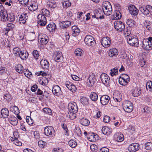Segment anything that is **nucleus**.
Masks as SVG:
<instances>
[{
    "instance_id": "29",
    "label": "nucleus",
    "mask_w": 152,
    "mask_h": 152,
    "mask_svg": "<svg viewBox=\"0 0 152 152\" xmlns=\"http://www.w3.org/2000/svg\"><path fill=\"white\" fill-rule=\"evenodd\" d=\"M1 114L4 118H7L9 116V110L6 108H3L1 111Z\"/></svg>"
},
{
    "instance_id": "30",
    "label": "nucleus",
    "mask_w": 152,
    "mask_h": 152,
    "mask_svg": "<svg viewBox=\"0 0 152 152\" xmlns=\"http://www.w3.org/2000/svg\"><path fill=\"white\" fill-rule=\"evenodd\" d=\"M80 123L84 126H87L90 124V121L88 119L83 118L80 120Z\"/></svg>"
},
{
    "instance_id": "44",
    "label": "nucleus",
    "mask_w": 152,
    "mask_h": 152,
    "mask_svg": "<svg viewBox=\"0 0 152 152\" xmlns=\"http://www.w3.org/2000/svg\"><path fill=\"white\" fill-rule=\"evenodd\" d=\"M41 11V13L40 14L44 15L45 16H48L50 15V12L46 9H43Z\"/></svg>"
},
{
    "instance_id": "25",
    "label": "nucleus",
    "mask_w": 152,
    "mask_h": 152,
    "mask_svg": "<svg viewBox=\"0 0 152 152\" xmlns=\"http://www.w3.org/2000/svg\"><path fill=\"white\" fill-rule=\"evenodd\" d=\"M1 16V19L4 21H6L8 20V14H7V11L5 10L3 11L0 12Z\"/></svg>"
},
{
    "instance_id": "13",
    "label": "nucleus",
    "mask_w": 152,
    "mask_h": 152,
    "mask_svg": "<svg viewBox=\"0 0 152 152\" xmlns=\"http://www.w3.org/2000/svg\"><path fill=\"white\" fill-rule=\"evenodd\" d=\"M53 128L51 126H47L44 129V133L45 135L48 136H50L54 133Z\"/></svg>"
},
{
    "instance_id": "4",
    "label": "nucleus",
    "mask_w": 152,
    "mask_h": 152,
    "mask_svg": "<svg viewBox=\"0 0 152 152\" xmlns=\"http://www.w3.org/2000/svg\"><path fill=\"white\" fill-rule=\"evenodd\" d=\"M114 26L116 30L120 32L122 31L125 27L124 23L120 21H115L114 23Z\"/></svg>"
},
{
    "instance_id": "36",
    "label": "nucleus",
    "mask_w": 152,
    "mask_h": 152,
    "mask_svg": "<svg viewBox=\"0 0 152 152\" xmlns=\"http://www.w3.org/2000/svg\"><path fill=\"white\" fill-rule=\"evenodd\" d=\"M145 27L149 31L152 30V23L151 22L145 21L144 23Z\"/></svg>"
},
{
    "instance_id": "63",
    "label": "nucleus",
    "mask_w": 152,
    "mask_h": 152,
    "mask_svg": "<svg viewBox=\"0 0 152 152\" xmlns=\"http://www.w3.org/2000/svg\"><path fill=\"white\" fill-rule=\"evenodd\" d=\"M33 54L34 58L36 59H37L39 56L38 51L37 50H34L33 52Z\"/></svg>"
},
{
    "instance_id": "24",
    "label": "nucleus",
    "mask_w": 152,
    "mask_h": 152,
    "mask_svg": "<svg viewBox=\"0 0 152 152\" xmlns=\"http://www.w3.org/2000/svg\"><path fill=\"white\" fill-rule=\"evenodd\" d=\"M108 54L110 57H116L118 54V51L115 48L111 49L109 50Z\"/></svg>"
},
{
    "instance_id": "56",
    "label": "nucleus",
    "mask_w": 152,
    "mask_h": 152,
    "mask_svg": "<svg viewBox=\"0 0 152 152\" xmlns=\"http://www.w3.org/2000/svg\"><path fill=\"white\" fill-rule=\"evenodd\" d=\"M23 72L25 75L27 77H28V76L30 77V76L32 75L31 73L29 72L28 69H24Z\"/></svg>"
},
{
    "instance_id": "61",
    "label": "nucleus",
    "mask_w": 152,
    "mask_h": 152,
    "mask_svg": "<svg viewBox=\"0 0 152 152\" xmlns=\"http://www.w3.org/2000/svg\"><path fill=\"white\" fill-rule=\"evenodd\" d=\"M49 5L51 8H55L56 7V3L54 1L53 2L49 1Z\"/></svg>"
},
{
    "instance_id": "3",
    "label": "nucleus",
    "mask_w": 152,
    "mask_h": 152,
    "mask_svg": "<svg viewBox=\"0 0 152 152\" xmlns=\"http://www.w3.org/2000/svg\"><path fill=\"white\" fill-rule=\"evenodd\" d=\"M139 9L145 15H147L149 13H152V6L150 5H147L145 7L140 6Z\"/></svg>"
},
{
    "instance_id": "38",
    "label": "nucleus",
    "mask_w": 152,
    "mask_h": 152,
    "mask_svg": "<svg viewBox=\"0 0 152 152\" xmlns=\"http://www.w3.org/2000/svg\"><path fill=\"white\" fill-rule=\"evenodd\" d=\"M118 81L119 83L122 86H126L127 84V83L129 82L123 79L121 77H119L118 78Z\"/></svg>"
},
{
    "instance_id": "6",
    "label": "nucleus",
    "mask_w": 152,
    "mask_h": 152,
    "mask_svg": "<svg viewBox=\"0 0 152 152\" xmlns=\"http://www.w3.org/2000/svg\"><path fill=\"white\" fill-rule=\"evenodd\" d=\"M128 43L132 46H135L138 47V40L137 38L131 36H129L127 39Z\"/></svg>"
},
{
    "instance_id": "55",
    "label": "nucleus",
    "mask_w": 152,
    "mask_h": 152,
    "mask_svg": "<svg viewBox=\"0 0 152 152\" xmlns=\"http://www.w3.org/2000/svg\"><path fill=\"white\" fill-rule=\"evenodd\" d=\"M43 111L46 114L51 115L52 114V111L49 108L45 107L43 109Z\"/></svg>"
},
{
    "instance_id": "18",
    "label": "nucleus",
    "mask_w": 152,
    "mask_h": 152,
    "mask_svg": "<svg viewBox=\"0 0 152 152\" xmlns=\"http://www.w3.org/2000/svg\"><path fill=\"white\" fill-rule=\"evenodd\" d=\"M129 12L130 14L134 15H137L138 12V10L134 5H132L128 8Z\"/></svg>"
},
{
    "instance_id": "39",
    "label": "nucleus",
    "mask_w": 152,
    "mask_h": 152,
    "mask_svg": "<svg viewBox=\"0 0 152 152\" xmlns=\"http://www.w3.org/2000/svg\"><path fill=\"white\" fill-rule=\"evenodd\" d=\"M16 71L19 73H22L24 71L23 66L20 64H18L16 69Z\"/></svg>"
},
{
    "instance_id": "16",
    "label": "nucleus",
    "mask_w": 152,
    "mask_h": 152,
    "mask_svg": "<svg viewBox=\"0 0 152 152\" xmlns=\"http://www.w3.org/2000/svg\"><path fill=\"white\" fill-rule=\"evenodd\" d=\"M52 92L53 94L56 96H58L61 94V88L58 86H54L53 88Z\"/></svg>"
},
{
    "instance_id": "54",
    "label": "nucleus",
    "mask_w": 152,
    "mask_h": 152,
    "mask_svg": "<svg viewBox=\"0 0 152 152\" xmlns=\"http://www.w3.org/2000/svg\"><path fill=\"white\" fill-rule=\"evenodd\" d=\"M82 50L80 48L77 49L75 51V53L77 56H80L82 54Z\"/></svg>"
},
{
    "instance_id": "52",
    "label": "nucleus",
    "mask_w": 152,
    "mask_h": 152,
    "mask_svg": "<svg viewBox=\"0 0 152 152\" xmlns=\"http://www.w3.org/2000/svg\"><path fill=\"white\" fill-rule=\"evenodd\" d=\"M81 102L82 104L85 105H87L88 104V99L85 97H83L80 99Z\"/></svg>"
},
{
    "instance_id": "43",
    "label": "nucleus",
    "mask_w": 152,
    "mask_h": 152,
    "mask_svg": "<svg viewBox=\"0 0 152 152\" xmlns=\"http://www.w3.org/2000/svg\"><path fill=\"white\" fill-rule=\"evenodd\" d=\"M135 22L132 19H129L126 22L127 24L129 26V27L133 26L135 24Z\"/></svg>"
},
{
    "instance_id": "42",
    "label": "nucleus",
    "mask_w": 152,
    "mask_h": 152,
    "mask_svg": "<svg viewBox=\"0 0 152 152\" xmlns=\"http://www.w3.org/2000/svg\"><path fill=\"white\" fill-rule=\"evenodd\" d=\"M146 88L147 90L152 91V82L148 81L146 83Z\"/></svg>"
},
{
    "instance_id": "62",
    "label": "nucleus",
    "mask_w": 152,
    "mask_h": 152,
    "mask_svg": "<svg viewBox=\"0 0 152 152\" xmlns=\"http://www.w3.org/2000/svg\"><path fill=\"white\" fill-rule=\"evenodd\" d=\"M123 134H120L118 135L116 138V140L118 142H121L124 140Z\"/></svg>"
},
{
    "instance_id": "11",
    "label": "nucleus",
    "mask_w": 152,
    "mask_h": 152,
    "mask_svg": "<svg viewBox=\"0 0 152 152\" xmlns=\"http://www.w3.org/2000/svg\"><path fill=\"white\" fill-rule=\"evenodd\" d=\"M38 20V23L41 26H44L46 24V19L45 16L42 14H39L37 16Z\"/></svg>"
},
{
    "instance_id": "2",
    "label": "nucleus",
    "mask_w": 152,
    "mask_h": 152,
    "mask_svg": "<svg viewBox=\"0 0 152 152\" xmlns=\"http://www.w3.org/2000/svg\"><path fill=\"white\" fill-rule=\"evenodd\" d=\"M123 107L125 111L130 113L133 109V104L130 101H126L123 103Z\"/></svg>"
},
{
    "instance_id": "45",
    "label": "nucleus",
    "mask_w": 152,
    "mask_h": 152,
    "mask_svg": "<svg viewBox=\"0 0 152 152\" xmlns=\"http://www.w3.org/2000/svg\"><path fill=\"white\" fill-rule=\"evenodd\" d=\"M145 149L148 150H152V143L148 142L145 144Z\"/></svg>"
},
{
    "instance_id": "47",
    "label": "nucleus",
    "mask_w": 152,
    "mask_h": 152,
    "mask_svg": "<svg viewBox=\"0 0 152 152\" xmlns=\"http://www.w3.org/2000/svg\"><path fill=\"white\" fill-rule=\"evenodd\" d=\"M7 28H6V31H7V33H5V34H6L7 33L8 31L11 29H12L14 27V25L12 23H9L7 24Z\"/></svg>"
},
{
    "instance_id": "35",
    "label": "nucleus",
    "mask_w": 152,
    "mask_h": 152,
    "mask_svg": "<svg viewBox=\"0 0 152 152\" xmlns=\"http://www.w3.org/2000/svg\"><path fill=\"white\" fill-rule=\"evenodd\" d=\"M141 94V91L138 89L137 88H135L134 89L133 92H132V95L134 97H137L139 96Z\"/></svg>"
},
{
    "instance_id": "10",
    "label": "nucleus",
    "mask_w": 152,
    "mask_h": 152,
    "mask_svg": "<svg viewBox=\"0 0 152 152\" xmlns=\"http://www.w3.org/2000/svg\"><path fill=\"white\" fill-rule=\"evenodd\" d=\"M101 42L102 45L105 48L109 47L111 43L110 38L108 37H104L101 39Z\"/></svg>"
},
{
    "instance_id": "53",
    "label": "nucleus",
    "mask_w": 152,
    "mask_h": 152,
    "mask_svg": "<svg viewBox=\"0 0 152 152\" xmlns=\"http://www.w3.org/2000/svg\"><path fill=\"white\" fill-rule=\"evenodd\" d=\"M7 18H8V20L7 21L10 22H13L15 19V16L13 14H9V15H8V17Z\"/></svg>"
},
{
    "instance_id": "26",
    "label": "nucleus",
    "mask_w": 152,
    "mask_h": 152,
    "mask_svg": "<svg viewBox=\"0 0 152 152\" xmlns=\"http://www.w3.org/2000/svg\"><path fill=\"white\" fill-rule=\"evenodd\" d=\"M8 120L10 123L13 125H16L18 123V121L16 118L14 116H10Z\"/></svg>"
},
{
    "instance_id": "27",
    "label": "nucleus",
    "mask_w": 152,
    "mask_h": 152,
    "mask_svg": "<svg viewBox=\"0 0 152 152\" xmlns=\"http://www.w3.org/2000/svg\"><path fill=\"white\" fill-rule=\"evenodd\" d=\"M113 19L114 20L120 19L121 17V15L119 10H115L113 13Z\"/></svg>"
},
{
    "instance_id": "31",
    "label": "nucleus",
    "mask_w": 152,
    "mask_h": 152,
    "mask_svg": "<svg viewBox=\"0 0 152 152\" xmlns=\"http://www.w3.org/2000/svg\"><path fill=\"white\" fill-rule=\"evenodd\" d=\"M113 98L115 100L119 102L122 100V96L120 93H115L113 95Z\"/></svg>"
},
{
    "instance_id": "8",
    "label": "nucleus",
    "mask_w": 152,
    "mask_h": 152,
    "mask_svg": "<svg viewBox=\"0 0 152 152\" xmlns=\"http://www.w3.org/2000/svg\"><path fill=\"white\" fill-rule=\"evenodd\" d=\"M68 109L70 112L77 113L78 110V108L76 102H73L69 104Z\"/></svg>"
},
{
    "instance_id": "17",
    "label": "nucleus",
    "mask_w": 152,
    "mask_h": 152,
    "mask_svg": "<svg viewBox=\"0 0 152 152\" xmlns=\"http://www.w3.org/2000/svg\"><path fill=\"white\" fill-rule=\"evenodd\" d=\"M71 25V22L68 20H66L59 23V25L62 28H66Z\"/></svg>"
},
{
    "instance_id": "40",
    "label": "nucleus",
    "mask_w": 152,
    "mask_h": 152,
    "mask_svg": "<svg viewBox=\"0 0 152 152\" xmlns=\"http://www.w3.org/2000/svg\"><path fill=\"white\" fill-rule=\"evenodd\" d=\"M48 82V79L46 77L43 78L41 80H40V83L43 86L46 85Z\"/></svg>"
},
{
    "instance_id": "50",
    "label": "nucleus",
    "mask_w": 152,
    "mask_h": 152,
    "mask_svg": "<svg viewBox=\"0 0 152 152\" xmlns=\"http://www.w3.org/2000/svg\"><path fill=\"white\" fill-rule=\"evenodd\" d=\"M118 72V69L117 68H115L111 69L110 70V74L112 76L114 75H117Z\"/></svg>"
},
{
    "instance_id": "14",
    "label": "nucleus",
    "mask_w": 152,
    "mask_h": 152,
    "mask_svg": "<svg viewBox=\"0 0 152 152\" xmlns=\"http://www.w3.org/2000/svg\"><path fill=\"white\" fill-rule=\"evenodd\" d=\"M128 150L130 152H135L139 149V145L137 143H133L130 145Z\"/></svg>"
},
{
    "instance_id": "28",
    "label": "nucleus",
    "mask_w": 152,
    "mask_h": 152,
    "mask_svg": "<svg viewBox=\"0 0 152 152\" xmlns=\"http://www.w3.org/2000/svg\"><path fill=\"white\" fill-rule=\"evenodd\" d=\"M46 28L49 32H53L56 29V26L55 23H52L49 24L47 26Z\"/></svg>"
},
{
    "instance_id": "5",
    "label": "nucleus",
    "mask_w": 152,
    "mask_h": 152,
    "mask_svg": "<svg viewBox=\"0 0 152 152\" xmlns=\"http://www.w3.org/2000/svg\"><path fill=\"white\" fill-rule=\"evenodd\" d=\"M100 78L103 84L107 86H109L110 78L108 75L105 73H102L101 75Z\"/></svg>"
},
{
    "instance_id": "21",
    "label": "nucleus",
    "mask_w": 152,
    "mask_h": 152,
    "mask_svg": "<svg viewBox=\"0 0 152 152\" xmlns=\"http://www.w3.org/2000/svg\"><path fill=\"white\" fill-rule=\"evenodd\" d=\"M56 56L54 58L55 61L56 62H60L62 61L63 57L62 53L61 52H56Z\"/></svg>"
},
{
    "instance_id": "22",
    "label": "nucleus",
    "mask_w": 152,
    "mask_h": 152,
    "mask_svg": "<svg viewBox=\"0 0 152 152\" xmlns=\"http://www.w3.org/2000/svg\"><path fill=\"white\" fill-rule=\"evenodd\" d=\"M72 35L74 37H76L80 32V30L76 26H73L72 27Z\"/></svg>"
},
{
    "instance_id": "37",
    "label": "nucleus",
    "mask_w": 152,
    "mask_h": 152,
    "mask_svg": "<svg viewBox=\"0 0 152 152\" xmlns=\"http://www.w3.org/2000/svg\"><path fill=\"white\" fill-rule=\"evenodd\" d=\"M21 50L18 48H15L13 49V53L16 56L20 55V53H21Z\"/></svg>"
},
{
    "instance_id": "1",
    "label": "nucleus",
    "mask_w": 152,
    "mask_h": 152,
    "mask_svg": "<svg viewBox=\"0 0 152 152\" xmlns=\"http://www.w3.org/2000/svg\"><path fill=\"white\" fill-rule=\"evenodd\" d=\"M102 8L104 14L107 15H111L112 12V6L110 3L106 1L102 4Z\"/></svg>"
},
{
    "instance_id": "59",
    "label": "nucleus",
    "mask_w": 152,
    "mask_h": 152,
    "mask_svg": "<svg viewBox=\"0 0 152 152\" xmlns=\"http://www.w3.org/2000/svg\"><path fill=\"white\" fill-rule=\"evenodd\" d=\"M75 133L78 136H80L81 134V131L79 127L75 128Z\"/></svg>"
},
{
    "instance_id": "19",
    "label": "nucleus",
    "mask_w": 152,
    "mask_h": 152,
    "mask_svg": "<svg viewBox=\"0 0 152 152\" xmlns=\"http://www.w3.org/2000/svg\"><path fill=\"white\" fill-rule=\"evenodd\" d=\"M41 67L44 69H48L49 66V63L47 60H42L40 61Z\"/></svg>"
},
{
    "instance_id": "12",
    "label": "nucleus",
    "mask_w": 152,
    "mask_h": 152,
    "mask_svg": "<svg viewBox=\"0 0 152 152\" xmlns=\"http://www.w3.org/2000/svg\"><path fill=\"white\" fill-rule=\"evenodd\" d=\"M84 40L86 44L88 46H91L94 44V38L90 35H87Z\"/></svg>"
},
{
    "instance_id": "15",
    "label": "nucleus",
    "mask_w": 152,
    "mask_h": 152,
    "mask_svg": "<svg viewBox=\"0 0 152 152\" xmlns=\"http://www.w3.org/2000/svg\"><path fill=\"white\" fill-rule=\"evenodd\" d=\"M110 100L109 97L107 95L102 96L100 99L101 103L102 105H106L109 102Z\"/></svg>"
},
{
    "instance_id": "60",
    "label": "nucleus",
    "mask_w": 152,
    "mask_h": 152,
    "mask_svg": "<svg viewBox=\"0 0 152 152\" xmlns=\"http://www.w3.org/2000/svg\"><path fill=\"white\" fill-rule=\"evenodd\" d=\"M120 77L128 82L129 81V77L127 74H124L122 75L121 76H120Z\"/></svg>"
},
{
    "instance_id": "46",
    "label": "nucleus",
    "mask_w": 152,
    "mask_h": 152,
    "mask_svg": "<svg viewBox=\"0 0 152 152\" xmlns=\"http://www.w3.org/2000/svg\"><path fill=\"white\" fill-rule=\"evenodd\" d=\"M62 4L63 7L65 8H67L68 7L70 6L71 5V2L69 0H67L64 1L63 2Z\"/></svg>"
},
{
    "instance_id": "41",
    "label": "nucleus",
    "mask_w": 152,
    "mask_h": 152,
    "mask_svg": "<svg viewBox=\"0 0 152 152\" xmlns=\"http://www.w3.org/2000/svg\"><path fill=\"white\" fill-rule=\"evenodd\" d=\"M124 34L125 36H128L131 34L130 28L127 27L124 29Z\"/></svg>"
},
{
    "instance_id": "9",
    "label": "nucleus",
    "mask_w": 152,
    "mask_h": 152,
    "mask_svg": "<svg viewBox=\"0 0 152 152\" xmlns=\"http://www.w3.org/2000/svg\"><path fill=\"white\" fill-rule=\"evenodd\" d=\"M147 39H144L142 42V48L146 50L152 49V44L151 42H148Z\"/></svg>"
},
{
    "instance_id": "20",
    "label": "nucleus",
    "mask_w": 152,
    "mask_h": 152,
    "mask_svg": "<svg viewBox=\"0 0 152 152\" xmlns=\"http://www.w3.org/2000/svg\"><path fill=\"white\" fill-rule=\"evenodd\" d=\"M102 131L104 134L108 135L111 133L112 130L110 128L105 126L102 128Z\"/></svg>"
},
{
    "instance_id": "51",
    "label": "nucleus",
    "mask_w": 152,
    "mask_h": 152,
    "mask_svg": "<svg viewBox=\"0 0 152 152\" xmlns=\"http://www.w3.org/2000/svg\"><path fill=\"white\" fill-rule=\"evenodd\" d=\"M7 71V69L5 67H2L0 66V75L5 74Z\"/></svg>"
},
{
    "instance_id": "23",
    "label": "nucleus",
    "mask_w": 152,
    "mask_h": 152,
    "mask_svg": "<svg viewBox=\"0 0 152 152\" xmlns=\"http://www.w3.org/2000/svg\"><path fill=\"white\" fill-rule=\"evenodd\" d=\"M28 18L26 13L21 15L19 18V21L20 23L24 24Z\"/></svg>"
},
{
    "instance_id": "64",
    "label": "nucleus",
    "mask_w": 152,
    "mask_h": 152,
    "mask_svg": "<svg viewBox=\"0 0 152 152\" xmlns=\"http://www.w3.org/2000/svg\"><path fill=\"white\" fill-rule=\"evenodd\" d=\"M110 120V117L107 115L105 116L103 119V121L106 123H108Z\"/></svg>"
},
{
    "instance_id": "32",
    "label": "nucleus",
    "mask_w": 152,
    "mask_h": 152,
    "mask_svg": "<svg viewBox=\"0 0 152 152\" xmlns=\"http://www.w3.org/2000/svg\"><path fill=\"white\" fill-rule=\"evenodd\" d=\"M10 110L15 115L18 114L19 113L18 108L16 106H11L10 107Z\"/></svg>"
},
{
    "instance_id": "57",
    "label": "nucleus",
    "mask_w": 152,
    "mask_h": 152,
    "mask_svg": "<svg viewBox=\"0 0 152 152\" xmlns=\"http://www.w3.org/2000/svg\"><path fill=\"white\" fill-rule=\"evenodd\" d=\"M40 42L42 45H46L48 42V39L47 38L42 37L41 38Z\"/></svg>"
},
{
    "instance_id": "49",
    "label": "nucleus",
    "mask_w": 152,
    "mask_h": 152,
    "mask_svg": "<svg viewBox=\"0 0 152 152\" xmlns=\"http://www.w3.org/2000/svg\"><path fill=\"white\" fill-rule=\"evenodd\" d=\"M38 8V6L36 4H31L30 7H29V9L31 11H34L36 10Z\"/></svg>"
},
{
    "instance_id": "34",
    "label": "nucleus",
    "mask_w": 152,
    "mask_h": 152,
    "mask_svg": "<svg viewBox=\"0 0 152 152\" xmlns=\"http://www.w3.org/2000/svg\"><path fill=\"white\" fill-rule=\"evenodd\" d=\"M91 99L93 101H96L98 98V96L97 94L95 92H91L90 95Z\"/></svg>"
},
{
    "instance_id": "48",
    "label": "nucleus",
    "mask_w": 152,
    "mask_h": 152,
    "mask_svg": "<svg viewBox=\"0 0 152 152\" xmlns=\"http://www.w3.org/2000/svg\"><path fill=\"white\" fill-rule=\"evenodd\" d=\"M69 145L72 148H75L77 145V143L73 140H71L69 141Z\"/></svg>"
},
{
    "instance_id": "58",
    "label": "nucleus",
    "mask_w": 152,
    "mask_h": 152,
    "mask_svg": "<svg viewBox=\"0 0 152 152\" xmlns=\"http://www.w3.org/2000/svg\"><path fill=\"white\" fill-rule=\"evenodd\" d=\"M39 146L42 148H43L46 145V143L42 140H40L38 142Z\"/></svg>"
},
{
    "instance_id": "7",
    "label": "nucleus",
    "mask_w": 152,
    "mask_h": 152,
    "mask_svg": "<svg viewBox=\"0 0 152 152\" xmlns=\"http://www.w3.org/2000/svg\"><path fill=\"white\" fill-rule=\"evenodd\" d=\"M96 79L95 75L93 73L90 75L87 81V84L88 86L91 87L95 83Z\"/></svg>"
},
{
    "instance_id": "33",
    "label": "nucleus",
    "mask_w": 152,
    "mask_h": 152,
    "mask_svg": "<svg viewBox=\"0 0 152 152\" xmlns=\"http://www.w3.org/2000/svg\"><path fill=\"white\" fill-rule=\"evenodd\" d=\"M28 52L25 51V52L21 51V53H20V55L19 57L23 60L26 59L28 57Z\"/></svg>"
}]
</instances>
